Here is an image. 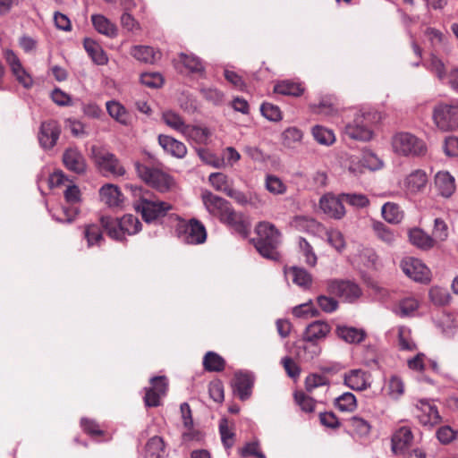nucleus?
Segmentation results:
<instances>
[{
  "label": "nucleus",
  "instance_id": "20e7f679",
  "mask_svg": "<svg viewBox=\"0 0 458 458\" xmlns=\"http://www.w3.org/2000/svg\"><path fill=\"white\" fill-rule=\"evenodd\" d=\"M378 120L376 112H357L344 127V135L356 140L367 141L372 138V125Z\"/></svg>",
  "mask_w": 458,
  "mask_h": 458
},
{
  "label": "nucleus",
  "instance_id": "9d476101",
  "mask_svg": "<svg viewBox=\"0 0 458 458\" xmlns=\"http://www.w3.org/2000/svg\"><path fill=\"white\" fill-rule=\"evenodd\" d=\"M202 201L208 213L223 223L233 211L229 201L210 191L202 193Z\"/></svg>",
  "mask_w": 458,
  "mask_h": 458
},
{
  "label": "nucleus",
  "instance_id": "cd10ccee",
  "mask_svg": "<svg viewBox=\"0 0 458 458\" xmlns=\"http://www.w3.org/2000/svg\"><path fill=\"white\" fill-rule=\"evenodd\" d=\"M183 136L199 145H208L212 131L208 127L188 124Z\"/></svg>",
  "mask_w": 458,
  "mask_h": 458
},
{
  "label": "nucleus",
  "instance_id": "6e6d98bb",
  "mask_svg": "<svg viewBox=\"0 0 458 458\" xmlns=\"http://www.w3.org/2000/svg\"><path fill=\"white\" fill-rule=\"evenodd\" d=\"M434 323L446 335H453L458 326L454 317H436Z\"/></svg>",
  "mask_w": 458,
  "mask_h": 458
},
{
  "label": "nucleus",
  "instance_id": "b1692460",
  "mask_svg": "<svg viewBox=\"0 0 458 458\" xmlns=\"http://www.w3.org/2000/svg\"><path fill=\"white\" fill-rule=\"evenodd\" d=\"M158 143L166 153L176 158H183L187 155L185 144L171 136L159 135Z\"/></svg>",
  "mask_w": 458,
  "mask_h": 458
},
{
  "label": "nucleus",
  "instance_id": "c756f323",
  "mask_svg": "<svg viewBox=\"0 0 458 458\" xmlns=\"http://www.w3.org/2000/svg\"><path fill=\"white\" fill-rule=\"evenodd\" d=\"M91 22L94 29L98 33L111 38L117 36V26L106 16L102 14H93L91 15Z\"/></svg>",
  "mask_w": 458,
  "mask_h": 458
},
{
  "label": "nucleus",
  "instance_id": "bf43d9fd",
  "mask_svg": "<svg viewBox=\"0 0 458 458\" xmlns=\"http://www.w3.org/2000/svg\"><path fill=\"white\" fill-rule=\"evenodd\" d=\"M283 144L293 148L302 139V131L296 127L287 128L282 134Z\"/></svg>",
  "mask_w": 458,
  "mask_h": 458
},
{
  "label": "nucleus",
  "instance_id": "c85d7f7f",
  "mask_svg": "<svg viewBox=\"0 0 458 458\" xmlns=\"http://www.w3.org/2000/svg\"><path fill=\"white\" fill-rule=\"evenodd\" d=\"M435 185L439 194L449 198L455 191L454 178L448 172H438L435 176Z\"/></svg>",
  "mask_w": 458,
  "mask_h": 458
},
{
  "label": "nucleus",
  "instance_id": "f257e3e1",
  "mask_svg": "<svg viewBox=\"0 0 458 458\" xmlns=\"http://www.w3.org/2000/svg\"><path fill=\"white\" fill-rule=\"evenodd\" d=\"M130 188L134 197V209L141 215L145 222L150 223L163 218L173 209L170 203L153 198L148 191L132 185Z\"/></svg>",
  "mask_w": 458,
  "mask_h": 458
},
{
  "label": "nucleus",
  "instance_id": "f8f14e48",
  "mask_svg": "<svg viewBox=\"0 0 458 458\" xmlns=\"http://www.w3.org/2000/svg\"><path fill=\"white\" fill-rule=\"evenodd\" d=\"M150 384L149 388H145L144 403L147 407H157L160 405V399L166 394L167 379L165 377H154L150 379Z\"/></svg>",
  "mask_w": 458,
  "mask_h": 458
},
{
  "label": "nucleus",
  "instance_id": "603ef678",
  "mask_svg": "<svg viewBox=\"0 0 458 458\" xmlns=\"http://www.w3.org/2000/svg\"><path fill=\"white\" fill-rule=\"evenodd\" d=\"M335 404L341 411H352L357 406L356 397L352 393H344L335 399Z\"/></svg>",
  "mask_w": 458,
  "mask_h": 458
},
{
  "label": "nucleus",
  "instance_id": "9b49d317",
  "mask_svg": "<svg viewBox=\"0 0 458 458\" xmlns=\"http://www.w3.org/2000/svg\"><path fill=\"white\" fill-rule=\"evenodd\" d=\"M400 267L408 277L416 282L426 283L430 279L429 269L421 260L416 258L406 257L403 259Z\"/></svg>",
  "mask_w": 458,
  "mask_h": 458
},
{
  "label": "nucleus",
  "instance_id": "49530a36",
  "mask_svg": "<svg viewBox=\"0 0 458 458\" xmlns=\"http://www.w3.org/2000/svg\"><path fill=\"white\" fill-rule=\"evenodd\" d=\"M382 216L388 223L397 224L403 218V211L397 204L387 202L382 207Z\"/></svg>",
  "mask_w": 458,
  "mask_h": 458
},
{
  "label": "nucleus",
  "instance_id": "a211bd4d",
  "mask_svg": "<svg viewBox=\"0 0 458 458\" xmlns=\"http://www.w3.org/2000/svg\"><path fill=\"white\" fill-rule=\"evenodd\" d=\"M344 384L354 391H363L371 386V375L360 369H351L344 374Z\"/></svg>",
  "mask_w": 458,
  "mask_h": 458
},
{
  "label": "nucleus",
  "instance_id": "aec40b11",
  "mask_svg": "<svg viewBox=\"0 0 458 458\" xmlns=\"http://www.w3.org/2000/svg\"><path fill=\"white\" fill-rule=\"evenodd\" d=\"M253 384L254 377L251 373L236 372L233 382V392L241 400H247L251 394Z\"/></svg>",
  "mask_w": 458,
  "mask_h": 458
},
{
  "label": "nucleus",
  "instance_id": "f704fd0d",
  "mask_svg": "<svg viewBox=\"0 0 458 458\" xmlns=\"http://www.w3.org/2000/svg\"><path fill=\"white\" fill-rule=\"evenodd\" d=\"M328 332L329 326L327 323L315 321L307 327L304 338L307 342H315L325 337Z\"/></svg>",
  "mask_w": 458,
  "mask_h": 458
},
{
  "label": "nucleus",
  "instance_id": "a18cd8bd",
  "mask_svg": "<svg viewBox=\"0 0 458 458\" xmlns=\"http://www.w3.org/2000/svg\"><path fill=\"white\" fill-rule=\"evenodd\" d=\"M265 188L274 195H283L287 191L286 184L275 174H267L266 176Z\"/></svg>",
  "mask_w": 458,
  "mask_h": 458
},
{
  "label": "nucleus",
  "instance_id": "09e8293b",
  "mask_svg": "<svg viewBox=\"0 0 458 458\" xmlns=\"http://www.w3.org/2000/svg\"><path fill=\"white\" fill-rule=\"evenodd\" d=\"M208 181L216 191L225 194L232 188L228 176L223 173H212L208 177Z\"/></svg>",
  "mask_w": 458,
  "mask_h": 458
},
{
  "label": "nucleus",
  "instance_id": "4c0bfd02",
  "mask_svg": "<svg viewBox=\"0 0 458 458\" xmlns=\"http://www.w3.org/2000/svg\"><path fill=\"white\" fill-rule=\"evenodd\" d=\"M274 92L284 96L299 97L304 92V88L301 83L284 81L275 85Z\"/></svg>",
  "mask_w": 458,
  "mask_h": 458
},
{
  "label": "nucleus",
  "instance_id": "423d86ee",
  "mask_svg": "<svg viewBox=\"0 0 458 458\" xmlns=\"http://www.w3.org/2000/svg\"><path fill=\"white\" fill-rule=\"evenodd\" d=\"M91 157L98 169L103 174L123 176L125 174L124 167L121 165L115 155L104 148L92 146Z\"/></svg>",
  "mask_w": 458,
  "mask_h": 458
},
{
  "label": "nucleus",
  "instance_id": "864d4df0",
  "mask_svg": "<svg viewBox=\"0 0 458 458\" xmlns=\"http://www.w3.org/2000/svg\"><path fill=\"white\" fill-rule=\"evenodd\" d=\"M386 390L391 398L398 399L404 393V384L399 377L392 376L386 386Z\"/></svg>",
  "mask_w": 458,
  "mask_h": 458
},
{
  "label": "nucleus",
  "instance_id": "f03ea898",
  "mask_svg": "<svg viewBox=\"0 0 458 458\" xmlns=\"http://www.w3.org/2000/svg\"><path fill=\"white\" fill-rule=\"evenodd\" d=\"M257 237L252 240L258 252L264 258L278 260L280 253L277 250L281 243V233L271 223L259 222L255 228Z\"/></svg>",
  "mask_w": 458,
  "mask_h": 458
},
{
  "label": "nucleus",
  "instance_id": "338daca9",
  "mask_svg": "<svg viewBox=\"0 0 458 458\" xmlns=\"http://www.w3.org/2000/svg\"><path fill=\"white\" fill-rule=\"evenodd\" d=\"M360 261L367 267H375L377 261V255L371 248H363L359 253Z\"/></svg>",
  "mask_w": 458,
  "mask_h": 458
},
{
  "label": "nucleus",
  "instance_id": "473e14b6",
  "mask_svg": "<svg viewBox=\"0 0 458 458\" xmlns=\"http://www.w3.org/2000/svg\"><path fill=\"white\" fill-rule=\"evenodd\" d=\"M83 45L86 52L89 54L95 64L98 65H104L107 64L108 58L106 53L96 41L91 38H85Z\"/></svg>",
  "mask_w": 458,
  "mask_h": 458
},
{
  "label": "nucleus",
  "instance_id": "79ce46f5",
  "mask_svg": "<svg viewBox=\"0 0 458 458\" xmlns=\"http://www.w3.org/2000/svg\"><path fill=\"white\" fill-rule=\"evenodd\" d=\"M424 66L432 73L443 81L445 78L446 72L444 62L435 54H430L429 57L424 62Z\"/></svg>",
  "mask_w": 458,
  "mask_h": 458
},
{
  "label": "nucleus",
  "instance_id": "dca6fc26",
  "mask_svg": "<svg viewBox=\"0 0 458 458\" xmlns=\"http://www.w3.org/2000/svg\"><path fill=\"white\" fill-rule=\"evenodd\" d=\"M319 208L327 216L334 219H341L345 215L342 194L337 197L333 194L322 196L319 200Z\"/></svg>",
  "mask_w": 458,
  "mask_h": 458
},
{
  "label": "nucleus",
  "instance_id": "393cba45",
  "mask_svg": "<svg viewBox=\"0 0 458 458\" xmlns=\"http://www.w3.org/2000/svg\"><path fill=\"white\" fill-rule=\"evenodd\" d=\"M413 435L410 428L401 427L392 437V450L403 454L412 443Z\"/></svg>",
  "mask_w": 458,
  "mask_h": 458
},
{
  "label": "nucleus",
  "instance_id": "4be33fe9",
  "mask_svg": "<svg viewBox=\"0 0 458 458\" xmlns=\"http://www.w3.org/2000/svg\"><path fill=\"white\" fill-rule=\"evenodd\" d=\"M284 275L290 277L293 283L304 291L310 290L313 284V276L304 267H290L284 268Z\"/></svg>",
  "mask_w": 458,
  "mask_h": 458
},
{
  "label": "nucleus",
  "instance_id": "a878e982",
  "mask_svg": "<svg viewBox=\"0 0 458 458\" xmlns=\"http://www.w3.org/2000/svg\"><path fill=\"white\" fill-rule=\"evenodd\" d=\"M176 68L182 64L187 72L202 76L205 72V66L202 61L193 54L181 53L178 59L174 61Z\"/></svg>",
  "mask_w": 458,
  "mask_h": 458
},
{
  "label": "nucleus",
  "instance_id": "774afa93",
  "mask_svg": "<svg viewBox=\"0 0 458 458\" xmlns=\"http://www.w3.org/2000/svg\"><path fill=\"white\" fill-rule=\"evenodd\" d=\"M261 114L268 120L278 122L282 119V113L277 106L263 103L260 107Z\"/></svg>",
  "mask_w": 458,
  "mask_h": 458
},
{
  "label": "nucleus",
  "instance_id": "37998d69",
  "mask_svg": "<svg viewBox=\"0 0 458 458\" xmlns=\"http://www.w3.org/2000/svg\"><path fill=\"white\" fill-rule=\"evenodd\" d=\"M181 412L183 420L184 426L188 428V431L182 433V438L184 441L198 440V433L191 431V427L192 425L191 411L190 405L186 403L181 404Z\"/></svg>",
  "mask_w": 458,
  "mask_h": 458
},
{
  "label": "nucleus",
  "instance_id": "f3484780",
  "mask_svg": "<svg viewBox=\"0 0 458 458\" xmlns=\"http://www.w3.org/2000/svg\"><path fill=\"white\" fill-rule=\"evenodd\" d=\"M4 58L17 81L24 88H30L32 86L33 80L25 71L17 55L12 50H5Z\"/></svg>",
  "mask_w": 458,
  "mask_h": 458
},
{
  "label": "nucleus",
  "instance_id": "052dcab7",
  "mask_svg": "<svg viewBox=\"0 0 458 458\" xmlns=\"http://www.w3.org/2000/svg\"><path fill=\"white\" fill-rule=\"evenodd\" d=\"M430 301L437 306H444L449 302L450 294L445 288L434 286L429 290Z\"/></svg>",
  "mask_w": 458,
  "mask_h": 458
},
{
  "label": "nucleus",
  "instance_id": "5701e85b",
  "mask_svg": "<svg viewBox=\"0 0 458 458\" xmlns=\"http://www.w3.org/2000/svg\"><path fill=\"white\" fill-rule=\"evenodd\" d=\"M63 161L67 169L76 174L86 171V163L83 156L77 148H68L63 155Z\"/></svg>",
  "mask_w": 458,
  "mask_h": 458
},
{
  "label": "nucleus",
  "instance_id": "58836bf2",
  "mask_svg": "<svg viewBox=\"0 0 458 458\" xmlns=\"http://www.w3.org/2000/svg\"><path fill=\"white\" fill-rule=\"evenodd\" d=\"M203 367L209 372H219L225 369V360L215 352H208L203 358Z\"/></svg>",
  "mask_w": 458,
  "mask_h": 458
},
{
  "label": "nucleus",
  "instance_id": "680f3d73",
  "mask_svg": "<svg viewBox=\"0 0 458 458\" xmlns=\"http://www.w3.org/2000/svg\"><path fill=\"white\" fill-rule=\"evenodd\" d=\"M318 387H328V380L323 375L311 374L306 377L305 388L309 393H312Z\"/></svg>",
  "mask_w": 458,
  "mask_h": 458
},
{
  "label": "nucleus",
  "instance_id": "4468645a",
  "mask_svg": "<svg viewBox=\"0 0 458 458\" xmlns=\"http://www.w3.org/2000/svg\"><path fill=\"white\" fill-rule=\"evenodd\" d=\"M381 166L380 160L372 153H364L362 157H352L348 170L355 176L362 174L367 169L375 170Z\"/></svg>",
  "mask_w": 458,
  "mask_h": 458
},
{
  "label": "nucleus",
  "instance_id": "0eeeda50",
  "mask_svg": "<svg viewBox=\"0 0 458 458\" xmlns=\"http://www.w3.org/2000/svg\"><path fill=\"white\" fill-rule=\"evenodd\" d=\"M433 120L437 127L443 131L458 128V103L437 105L433 111Z\"/></svg>",
  "mask_w": 458,
  "mask_h": 458
},
{
  "label": "nucleus",
  "instance_id": "5fc2aeb1",
  "mask_svg": "<svg viewBox=\"0 0 458 458\" xmlns=\"http://www.w3.org/2000/svg\"><path fill=\"white\" fill-rule=\"evenodd\" d=\"M196 152L201 161L208 165L216 168H220L224 165V160L218 157L216 154L208 148H197Z\"/></svg>",
  "mask_w": 458,
  "mask_h": 458
},
{
  "label": "nucleus",
  "instance_id": "7ed1b4c3",
  "mask_svg": "<svg viewBox=\"0 0 458 458\" xmlns=\"http://www.w3.org/2000/svg\"><path fill=\"white\" fill-rule=\"evenodd\" d=\"M100 225L108 236L116 241H123L125 234L133 235L141 230L139 218L130 214L124 215L120 219L101 216Z\"/></svg>",
  "mask_w": 458,
  "mask_h": 458
},
{
  "label": "nucleus",
  "instance_id": "72a5a7b5",
  "mask_svg": "<svg viewBox=\"0 0 458 458\" xmlns=\"http://www.w3.org/2000/svg\"><path fill=\"white\" fill-rule=\"evenodd\" d=\"M224 223L228 225L242 237H247L250 233V224L243 218L242 214L236 213L234 210Z\"/></svg>",
  "mask_w": 458,
  "mask_h": 458
},
{
  "label": "nucleus",
  "instance_id": "0e129e2a",
  "mask_svg": "<svg viewBox=\"0 0 458 458\" xmlns=\"http://www.w3.org/2000/svg\"><path fill=\"white\" fill-rule=\"evenodd\" d=\"M294 399L301 409L305 412H312L315 409V400L303 392H296Z\"/></svg>",
  "mask_w": 458,
  "mask_h": 458
},
{
  "label": "nucleus",
  "instance_id": "de8ad7c7",
  "mask_svg": "<svg viewBox=\"0 0 458 458\" xmlns=\"http://www.w3.org/2000/svg\"><path fill=\"white\" fill-rule=\"evenodd\" d=\"M299 249L300 252L304 257L306 265L314 267L318 263V256L310 242H308L306 239L301 237L299 239Z\"/></svg>",
  "mask_w": 458,
  "mask_h": 458
},
{
  "label": "nucleus",
  "instance_id": "c03bdc74",
  "mask_svg": "<svg viewBox=\"0 0 458 458\" xmlns=\"http://www.w3.org/2000/svg\"><path fill=\"white\" fill-rule=\"evenodd\" d=\"M84 237L87 240L88 247L99 246L104 241L101 227L96 224L85 225Z\"/></svg>",
  "mask_w": 458,
  "mask_h": 458
},
{
  "label": "nucleus",
  "instance_id": "bb28decb",
  "mask_svg": "<svg viewBox=\"0 0 458 458\" xmlns=\"http://www.w3.org/2000/svg\"><path fill=\"white\" fill-rule=\"evenodd\" d=\"M101 200L110 208L120 207L123 202V195L114 184H106L99 191Z\"/></svg>",
  "mask_w": 458,
  "mask_h": 458
},
{
  "label": "nucleus",
  "instance_id": "69168bd1",
  "mask_svg": "<svg viewBox=\"0 0 458 458\" xmlns=\"http://www.w3.org/2000/svg\"><path fill=\"white\" fill-rule=\"evenodd\" d=\"M434 242H444L448 237V227L444 220L436 218L434 222V229L432 231Z\"/></svg>",
  "mask_w": 458,
  "mask_h": 458
},
{
  "label": "nucleus",
  "instance_id": "6e6552de",
  "mask_svg": "<svg viewBox=\"0 0 458 458\" xmlns=\"http://www.w3.org/2000/svg\"><path fill=\"white\" fill-rule=\"evenodd\" d=\"M394 150L403 156H420L425 153L424 142L409 132H399L393 137Z\"/></svg>",
  "mask_w": 458,
  "mask_h": 458
},
{
  "label": "nucleus",
  "instance_id": "a19ab883",
  "mask_svg": "<svg viewBox=\"0 0 458 458\" xmlns=\"http://www.w3.org/2000/svg\"><path fill=\"white\" fill-rule=\"evenodd\" d=\"M162 120L167 126L182 134H183L188 126L181 115L171 110L163 113Z\"/></svg>",
  "mask_w": 458,
  "mask_h": 458
},
{
  "label": "nucleus",
  "instance_id": "8fccbe9b",
  "mask_svg": "<svg viewBox=\"0 0 458 458\" xmlns=\"http://www.w3.org/2000/svg\"><path fill=\"white\" fill-rule=\"evenodd\" d=\"M312 135L314 139L322 145L329 146L335 140L334 132L325 127L316 125L312 129Z\"/></svg>",
  "mask_w": 458,
  "mask_h": 458
},
{
  "label": "nucleus",
  "instance_id": "13d9d810",
  "mask_svg": "<svg viewBox=\"0 0 458 458\" xmlns=\"http://www.w3.org/2000/svg\"><path fill=\"white\" fill-rule=\"evenodd\" d=\"M310 107L313 113L326 116H332L337 112L335 105L332 99H322L318 105L312 104Z\"/></svg>",
  "mask_w": 458,
  "mask_h": 458
},
{
  "label": "nucleus",
  "instance_id": "ddd939ff",
  "mask_svg": "<svg viewBox=\"0 0 458 458\" xmlns=\"http://www.w3.org/2000/svg\"><path fill=\"white\" fill-rule=\"evenodd\" d=\"M416 416L421 425L428 428L436 426L441 420L437 408L427 400L417 402Z\"/></svg>",
  "mask_w": 458,
  "mask_h": 458
},
{
  "label": "nucleus",
  "instance_id": "3c124183",
  "mask_svg": "<svg viewBox=\"0 0 458 458\" xmlns=\"http://www.w3.org/2000/svg\"><path fill=\"white\" fill-rule=\"evenodd\" d=\"M372 227L376 236L386 244H392L395 241L394 232L382 222H374Z\"/></svg>",
  "mask_w": 458,
  "mask_h": 458
},
{
  "label": "nucleus",
  "instance_id": "1a4fd4ad",
  "mask_svg": "<svg viewBox=\"0 0 458 458\" xmlns=\"http://www.w3.org/2000/svg\"><path fill=\"white\" fill-rule=\"evenodd\" d=\"M327 291L348 302H353L361 295L358 284L348 280L331 279L327 282Z\"/></svg>",
  "mask_w": 458,
  "mask_h": 458
},
{
  "label": "nucleus",
  "instance_id": "ea45409f",
  "mask_svg": "<svg viewBox=\"0 0 458 458\" xmlns=\"http://www.w3.org/2000/svg\"><path fill=\"white\" fill-rule=\"evenodd\" d=\"M165 455V445L160 437L155 436L151 437L145 449L144 458H163Z\"/></svg>",
  "mask_w": 458,
  "mask_h": 458
},
{
  "label": "nucleus",
  "instance_id": "39448f33",
  "mask_svg": "<svg viewBox=\"0 0 458 458\" xmlns=\"http://www.w3.org/2000/svg\"><path fill=\"white\" fill-rule=\"evenodd\" d=\"M135 168L142 181L160 192H167L175 187L174 178L160 169L149 167L139 162L135 163Z\"/></svg>",
  "mask_w": 458,
  "mask_h": 458
},
{
  "label": "nucleus",
  "instance_id": "412c9836",
  "mask_svg": "<svg viewBox=\"0 0 458 458\" xmlns=\"http://www.w3.org/2000/svg\"><path fill=\"white\" fill-rule=\"evenodd\" d=\"M428 182V175L424 171L415 170L404 179L403 189L407 194L421 193L425 191Z\"/></svg>",
  "mask_w": 458,
  "mask_h": 458
},
{
  "label": "nucleus",
  "instance_id": "e2e57ef3",
  "mask_svg": "<svg viewBox=\"0 0 458 458\" xmlns=\"http://www.w3.org/2000/svg\"><path fill=\"white\" fill-rule=\"evenodd\" d=\"M328 243L337 251H342L345 248V240L343 233L335 229H330L327 232Z\"/></svg>",
  "mask_w": 458,
  "mask_h": 458
},
{
  "label": "nucleus",
  "instance_id": "2eb2a0df",
  "mask_svg": "<svg viewBox=\"0 0 458 458\" xmlns=\"http://www.w3.org/2000/svg\"><path fill=\"white\" fill-rule=\"evenodd\" d=\"M61 127L55 120L45 121L41 123L38 140L46 149L54 148L60 137Z\"/></svg>",
  "mask_w": 458,
  "mask_h": 458
},
{
  "label": "nucleus",
  "instance_id": "7c9ffc66",
  "mask_svg": "<svg viewBox=\"0 0 458 458\" xmlns=\"http://www.w3.org/2000/svg\"><path fill=\"white\" fill-rule=\"evenodd\" d=\"M131 55L140 62L154 64L161 58V53L148 46H134Z\"/></svg>",
  "mask_w": 458,
  "mask_h": 458
},
{
  "label": "nucleus",
  "instance_id": "4d7b16f0",
  "mask_svg": "<svg viewBox=\"0 0 458 458\" xmlns=\"http://www.w3.org/2000/svg\"><path fill=\"white\" fill-rule=\"evenodd\" d=\"M342 200L356 208H363L369 205V200L362 193H342Z\"/></svg>",
  "mask_w": 458,
  "mask_h": 458
},
{
  "label": "nucleus",
  "instance_id": "e433bc0d",
  "mask_svg": "<svg viewBox=\"0 0 458 458\" xmlns=\"http://www.w3.org/2000/svg\"><path fill=\"white\" fill-rule=\"evenodd\" d=\"M411 242L423 250L431 249L434 246V239L419 228L411 229L409 232Z\"/></svg>",
  "mask_w": 458,
  "mask_h": 458
},
{
  "label": "nucleus",
  "instance_id": "6ab92c4d",
  "mask_svg": "<svg viewBox=\"0 0 458 458\" xmlns=\"http://www.w3.org/2000/svg\"><path fill=\"white\" fill-rule=\"evenodd\" d=\"M182 237L188 244H201L207 239L206 228L199 220L192 218L184 225Z\"/></svg>",
  "mask_w": 458,
  "mask_h": 458
},
{
  "label": "nucleus",
  "instance_id": "c9c22d12",
  "mask_svg": "<svg viewBox=\"0 0 458 458\" xmlns=\"http://www.w3.org/2000/svg\"><path fill=\"white\" fill-rule=\"evenodd\" d=\"M106 109L111 117L118 123L127 125L130 123L131 116L125 107L117 101H108L106 103Z\"/></svg>",
  "mask_w": 458,
  "mask_h": 458
},
{
  "label": "nucleus",
  "instance_id": "2f4dec72",
  "mask_svg": "<svg viewBox=\"0 0 458 458\" xmlns=\"http://www.w3.org/2000/svg\"><path fill=\"white\" fill-rule=\"evenodd\" d=\"M336 333L339 338L349 344H359L364 340L366 335L363 329L346 326L337 327Z\"/></svg>",
  "mask_w": 458,
  "mask_h": 458
}]
</instances>
